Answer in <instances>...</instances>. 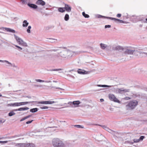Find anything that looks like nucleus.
I'll list each match as a JSON object with an SVG mask.
<instances>
[{
  "label": "nucleus",
  "instance_id": "1",
  "mask_svg": "<svg viewBox=\"0 0 147 147\" xmlns=\"http://www.w3.org/2000/svg\"><path fill=\"white\" fill-rule=\"evenodd\" d=\"M52 144L54 147H64L63 142L58 138H54L52 141Z\"/></svg>",
  "mask_w": 147,
  "mask_h": 147
},
{
  "label": "nucleus",
  "instance_id": "2",
  "mask_svg": "<svg viewBox=\"0 0 147 147\" xmlns=\"http://www.w3.org/2000/svg\"><path fill=\"white\" fill-rule=\"evenodd\" d=\"M59 56L63 58H67L72 56L71 51L68 50H63L59 54Z\"/></svg>",
  "mask_w": 147,
  "mask_h": 147
},
{
  "label": "nucleus",
  "instance_id": "3",
  "mask_svg": "<svg viewBox=\"0 0 147 147\" xmlns=\"http://www.w3.org/2000/svg\"><path fill=\"white\" fill-rule=\"evenodd\" d=\"M138 102L136 100L130 101L128 104L126 105V107L127 109L132 110L134 109L138 105Z\"/></svg>",
  "mask_w": 147,
  "mask_h": 147
},
{
  "label": "nucleus",
  "instance_id": "4",
  "mask_svg": "<svg viewBox=\"0 0 147 147\" xmlns=\"http://www.w3.org/2000/svg\"><path fill=\"white\" fill-rule=\"evenodd\" d=\"M15 38L19 45L24 47H27V43L24 42L22 39L16 36H15Z\"/></svg>",
  "mask_w": 147,
  "mask_h": 147
},
{
  "label": "nucleus",
  "instance_id": "5",
  "mask_svg": "<svg viewBox=\"0 0 147 147\" xmlns=\"http://www.w3.org/2000/svg\"><path fill=\"white\" fill-rule=\"evenodd\" d=\"M109 99L112 101L114 102H117L118 103H120V101L113 94H109Z\"/></svg>",
  "mask_w": 147,
  "mask_h": 147
},
{
  "label": "nucleus",
  "instance_id": "6",
  "mask_svg": "<svg viewBox=\"0 0 147 147\" xmlns=\"http://www.w3.org/2000/svg\"><path fill=\"white\" fill-rule=\"evenodd\" d=\"M28 102H16L13 104H8V105H10V106H20L21 105H23L25 104H26L28 103Z\"/></svg>",
  "mask_w": 147,
  "mask_h": 147
},
{
  "label": "nucleus",
  "instance_id": "7",
  "mask_svg": "<svg viewBox=\"0 0 147 147\" xmlns=\"http://www.w3.org/2000/svg\"><path fill=\"white\" fill-rule=\"evenodd\" d=\"M116 91L117 93L122 94L124 92H128L129 91V90H128L124 89L123 88H118L116 89Z\"/></svg>",
  "mask_w": 147,
  "mask_h": 147
},
{
  "label": "nucleus",
  "instance_id": "8",
  "mask_svg": "<svg viewBox=\"0 0 147 147\" xmlns=\"http://www.w3.org/2000/svg\"><path fill=\"white\" fill-rule=\"evenodd\" d=\"M55 102L54 101H40L38 102V104H49L55 103Z\"/></svg>",
  "mask_w": 147,
  "mask_h": 147
},
{
  "label": "nucleus",
  "instance_id": "9",
  "mask_svg": "<svg viewBox=\"0 0 147 147\" xmlns=\"http://www.w3.org/2000/svg\"><path fill=\"white\" fill-rule=\"evenodd\" d=\"M65 11H67L68 12H70L71 11V7L68 5L65 4V7H64Z\"/></svg>",
  "mask_w": 147,
  "mask_h": 147
},
{
  "label": "nucleus",
  "instance_id": "10",
  "mask_svg": "<svg viewBox=\"0 0 147 147\" xmlns=\"http://www.w3.org/2000/svg\"><path fill=\"white\" fill-rule=\"evenodd\" d=\"M36 4L38 5H41L44 6L45 5V3L42 0H38L36 2Z\"/></svg>",
  "mask_w": 147,
  "mask_h": 147
},
{
  "label": "nucleus",
  "instance_id": "11",
  "mask_svg": "<svg viewBox=\"0 0 147 147\" xmlns=\"http://www.w3.org/2000/svg\"><path fill=\"white\" fill-rule=\"evenodd\" d=\"M80 102L79 100H77L73 101L72 102V104L74 105L75 107H77L79 106L78 105L80 104Z\"/></svg>",
  "mask_w": 147,
  "mask_h": 147
},
{
  "label": "nucleus",
  "instance_id": "12",
  "mask_svg": "<svg viewBox=\"0 0 147 147\" xmlns=\"http://www.w3.org/2000/svg\"><path fill=\"white\" fill-rule=\"evenodd\" d=\"M110 19L114 20L115 21L117 22L118 23H123L124 22L123 20H119L117 19L112 18H111Z\"/></svg>",
  "mask_w": 147,
  "mask_h": 147
},
{
  "label": "nucleus",
  "instance_id": "13",
  "mask_svg": "<svg viewBox=\"0 0 147 147\" xmlns=\"http://www.w3.org/2000/svg\"><path fill=\"white\" fill-rule=\"evenodd\" d=\"M145 137L144 136H140V138L138 139H134V142H138L142 140Z\"/></svg>",
  "mask_w": 147,
  "mask_h": 147
},
{
  "label": "nucleus",
  "instance_id": "14",
  "mask_svg": "<svg viewBox=\"0 0 147 147\" xmlns=\"http://www.w3.org/2000/svg\"><path fill=\"white\" fill-rule=\"evenodd\" d=\"M134 51H135L133 50L127 49L125 50V53L126 54H132Z\"/></svg>",
  "mask_w": 147,
  "mask_h": 147
},
{
  "label": "nucleus",
  "instance_id": "15",
  "mask_svg": "<svg viewBox=\"0 0 147 147\" xmlns=\"http://www.w3.org/2000/svg\"><path fill=\"white\" fill-rule=\"evenodd\" d=\"M124 49H125L123 48L122 47L119 46H117L114 49V50H115L120 51H123Z\"/></svg>",
  "mask_w": 147,
  "mask_h": 147
},
{
  "label": "nucleus",
  "instance_id": "16",
  "mask_svg": "<svg viewBox=\"0 0 147 147\" xmlns=\"http://www.w3.org/2000/svg\"><path fill=\"white\" fill-rule=\"evenodd\" d=\"M78 73L80 74H86L87 72L84 70L79 69L78 71Z\"/></svg>",
  "mask_w": 147,
  "mask_h": 147
},
{
  "label": "nucleus",
  "instance_id": "17",
  "mask_svg": "<svg viewBox=\"0 0 147 147\" xmlns=\"http://www.w3.org/2000/svg\"><path fill=\"white\" fill-rule=\"evenodd\" d=\"M28 5L30 7L35 9L37 8V6L34 4L28 3Z\"/></svg>",
  "mask_w": 147,
  "mask_h": 147
},
{
  "label": "nucleus",
  "instance_id": "18",
  "mask_svg": "<svg viewBox=\"0 0 147 147\" xmlns=\"http://www.w3.org/2000/svg\"><path fill=\"white\" fill-rule=\"evenodd\" d=\"M28 24L29 23L26 20H25L23 22L22 26L23 27H26L28 26Z\"/></svg>",
  "mask_w": 147,
  "mask_h": 147
},
{
  "label": "nucleus",
  "instance_id": "19",
  "mask_svg": "<svg viewBox=\"0 0 147 147\" xmlns=\"http://www.w3.org/2000/svg\"><path fill=\"white\" fill-rule=\"evenodd\" d=\"M29 108L27 107H21L18 109L19 111H24L28 110Z\"/></svg>",
  "mask_w": 147,
  "mask_h": 147
},
{
  "label": "nucleus",
  "instance_id": "20",
  "mask_svg": "<svg viewBox=\"0 0 147 147\" xmlns=\"http://www.w3.org/2000/svg\"><path fill=\"white\" fill-rule=\"evenodd\" d=\"M5 30L8 32H11L13 33H15V31L14 30L11 29L10 28H6Z\"/></svg>",
  "mask_w": 147,
  "mask_h": 147
},
{
  "label": "nucleus",
  "instance_id": "21",
  "mask_svg": "<svg viewBox=\"0 0 147 147\" xmlns=\"http://www.w3.org/2000/svg\"><path fill=\"white\" fill-rule=\"evenodd\" d=\"M58 10L61 13L64 12L65 11L64 7H59Z\"/></svg>",
  "mask_w": 147,
  "mask_h": 147
},
{
  "label": "nucleus",
  "instance_id": "22",
  "mask_svg": "<svg viewBox=\"0 0 147 147\" xmlns=\"http://www.w3.org/2000/svg\"><path fill=\"white\" fill-rule=\"evenodd\" d=\"M36 81L37 82H44L46 83H49V82H51V81H44V80H36Z\"/></svg>",
  "mask_w": 147,
  "mask_h": 147
},
{
  "label": "nucleus",
  "instance_id": "23",
  "mask_svg": "<svg viewBox=\"0 0 147 147\" xmlns=\"http://www.w3.org/2000/svg\"><path fill=\"white\" fill-rule=\"evenodd\" d=\"M38 111V109L37 108H33L32 109H31L30 110V111L34 113Z\"/></svg>",
  "mask_w": 147,
  "mask_h": 147
},
{
  "label": "nucleus",
  "instance_id": "24",
  "mask_svg": "<svg viewBox=\"0 0 147 147\" xmlns=\"http://www.w3.org/2000/svg\"><path fill=\"white\" fill-rule=\"evenodd\" d=\"M82 14L83 16L85 18H88L89 17V15L88 14H86L84 12H82Z\"/></svg>",
  "mask_w": 147,
  "mask_h": 147
},
{
  "label": "nucleus",
  "instance_id": "25",
  "mask_svg": "<svg viewBox=\"0 0 147 147\" xmlns=\"http://www.w3.org/2000/svg\"><path fill=\"white\" fill-rule=\"evenodd\" d=\"M69 15L66 14H65V20L66 21H67L69 20Z\"/></svg>",
  "mask_w": 147,
  "mask_h": 147
},
{
  "label": "nucleus",
  "instance_id": "26",
  "mask_svg": "<svg viewBox=\"0 0 147 147\" xmlns=\"http://www.w3.org/2000/svg\"><path fill=\"white\" fill-rule=\"evenodd\" d=\"M100 45L102 49H104L106 47V46L105 44L101 43Z\"/></svg>",
  "mask_w": 147,
  "mask_h": 147
},
{
  "label": "nucleus",
  "instance_id": "27",
  "mask_svg": "<svg viewBox=\"0 0 147 147\" xmlns=\"http://www.w3.org/2000/svg\"><path fill=\"white\" fill-rule=\"evenodd\" d=\"M31 26H29L28 27V29L27 30V31L28 33H30V29L31 28Z\"/></svg>",
  "mask_w": 147,
  "mask_h": 147
},
{
  "label": "nucleus",
  "instance_id": "28",
  "mask_svg": "<svg viewBox=\"0 0 147 147\" xmlns=\"http://www.w3.org/2000/svg\"><path fill=\"white\" fill-rule=\"evenodd\" d=\"M15 114V113L13 112H11L9 113V116H11Z\"/></svg>",
  "mask_w": 147,
  "mask_h": 147
},
{
  "label": "nucleus",
  "instance_id": "29",
  "mask_svg": "<svg viewBox=\"0 0 147 147\" xmlns=\"http://www.w3.org/2000/svg\"><path fill=\"white\" fill-rule=\"evenodd\" d=\"M135 54H136L137 55H139L140 56V55L141 54V53H140L138 51H135Z\"/></svg>",
  "mask_w": 147,
  "mask_h": 147
},
{
  "label": "nucleus",
  "instance_id": "30",
  "mask_svg": "<svg viewBox=\"0 0 147 147\" xmlns=\"http://www.w3.org/2000/svg\"><path fill=\"white\" fill-rule=\"evenodd\" d=\"M40 108L42 109H47L48 108V107L47 106H45L40 107Z\"/></svg>",
  "mask_w": 147,
  "mask_h": 147
},
{
  "label": "nucleus",
  "instance_id": "31",
  "mask_svg": "<svg viewBox=\"0 0 147 147\" xmlns=\"http://www.w3.org/2000/svg\"><path fill=\"white\" fill-rule=\"evenodd\" d=\"M75 126L79 128H84L83 127L79 125H75Z\"/></svg>",
  "mask_w": 147,
  "mask_h": 147
},
{
  "label": "nucleus",
  "instance_id": "32",
  "mask_svg": "<svg viewBox=\"0 0 147 147\" xmlns=\"http://www.w3.org/2000/svg\"><path fill=\"white\" fill-rule=\"evenodd\" d=\"M15 46L16 47L18 48V49H19L20 50H22V48L21 47H20L19 46L16 45H15Z\"/></svg>",
  "mask_w": 147,
  "mask_h": 147
},
{
  "label": "nucleus",
  "instance_id": "33",
  "mask_svg": "<svg viewBox=\"0 0 147 147\" xmlns=\"http://www.w3.org/2000/svg\"><path fill=\"white\" fill-rule=\"evenodd\" d=\"M33 121V120H32L31 121H28L26 122V123L27 124L30 123H31Z\"/></svg>",
  "mask_w": 147,
  "mask_h": 147
},
{
  "label": "nucleus",
  "instance_id": "34",
  "mask_svg": "<svg viewBox=\"0 0 147 147\" xmlns=\"http://www.w3.org/2000/svg\"><path fill=\"white\" fill-rule=\"evenodd\" d=\"M111 26L110 25H106L105 26V28H109L111 27Z\"/></svg>",
  "mask_w": 147,
  "mask_h": 147
},
{
  "label": "nucleus",
  "instance_id": "35",
  "mask_svg": "<svg viewBox=\"0 0 147 147\" xmlns=\"http://www.w3.org/2000/svg\"><path fill=\"white\" fill-rule=\"evenodd\" d=\"M121 16V14L120 13L118 14L117 15V16L118 18L120 17Z\"/></svg>",
  "mask_w": 147,
  "mask_h": 147
},
{
  "label": "nucleus",
  "instance_id": "36",
  "mask_svg": "<svg viewBox=\"0 0 147 147\" xmlns=\"http://www.w3.org/2000/svg\"><path fill=\"white\" fill-rule=\"evenodd\" d=\"M26 119V117L22 118L20 120V121H22L24 120H25V119Z\"/></svg>",
  "mask_w": 147,
  "mask_h": 147
},
{
  "label": "nucleus",
  "instance_id": "37",
  "mask_svg": "<svg viewBox=\"0 0 147 147\" xmlns=\"http://www.w3.org/2000/svg\"><path fill=\"white\" fill-rule=\"evenodd\" d=\"M61 69H54L53 70H52L51 71H58L59 70H61Z\"/></svg>",
  "mask_w": 147,
  "mask_h": 147
},
{
  "label": "nucleus",
  "instance_id": "38",
  "mask_svg": "<svg viewBox=\"0 0 147 147\" xmlns=\"http://www.w3.org/2000/svg\"><path fill=\"white\" fill-rule=\"evenodd\" d=\"M98 125L101 126L103 128L105 129L106 128V127L104 125Z\"/></svg>",
  "mask_w": 147,
  "mask_h": 147
},
{
  "label": "nucleus",
  "instance_id": "39",
  "mask_svg": "<svg viewBox=\"0 0 147 147\" xmlns=\"http://www.w3.org/2000/svg\"><path fill=\"white\" fill-rule=\"evenodd\" d=\"M31 116V115H28L26 117V119L30 117Z\"/></svg>",
  "mask_w": 147,
  "mask_h": 147
},
{
  "label": "nucleus",
  "instance_id": "40",
  "mask_svg": "<svg viewBox=\"0 0 147 147\" xmlns=\"http://www.w3.org/2000/svg\"><path fill=\"white\" fill-rule=\"evenodd\" d=\"M5 62H6V63H7L8 64H11V63H9V62L8 61H4Z\"/></svg>",
  "mask_w": 147,
  "mask_h": 147
},
{
  "label": "nucleus",
  "instance_id": "41",
  "mask_svg": "<svg viewBox=\"0 0 147 147\" xmlns=\"http://www.w3.org/2000/svg\"><path fill=\"white\" fill-rule=\"evenodd\" d=\"M71 104H72V102H68V104H69L70 105H71Z\"/></svg>",
  "mask_w": 147,
  "mask_h": 147
},
{
  "label": "nucleus",
  "instance_id": "42",
  "mask_svg": "<svg viewBox=\"0 0 147 147\" xmlns=\"http://www.w3.org/2000/svg\"><path fill=\"white\" fill-rule=\"evenodd\" d=\"M7 141H3V143H7Z\"/></svg>",
  "mask_w": 147,
  "mask_h": 147
},
{
  "label": "nucleus",
  "instance_id": "43",
  "mask_svg": "<svg viewBox=\"0 0 147 147\" xmlns=\"http://www.w3.org/2000/svg\"><path fill=\"white\" fill-rule=\"evenodd\" d=\"M100 101L101 102H103L104 101V99H100Z\"/></svg>",
  "mask_w": 147,
  "mask_h": 147
},
{
  "label": "nucleus",
  "instance_id": "44",
  "mask_svg": "<svg viewBox=\"0 0 147 147\" xmlns=\"http://www.w3.org/2000/svg\"><path fill=\"white\" fill-rule=\"evenodd\" d=\"M18 109H15V111H19V110Z\"/></svg>",
  "mask_w": 147,
  "mask_h": 147
},
{
  "label": "nucleus",
  "instance_id": "45",
  "mask_svg": "<svg viewBox=\"0 0 147 147\" xmlns=\"http://www.w3.org/2000/svg\"><path fill=\"white\" fill-rule=\"evenodd\" d=\"M146 22H145V23H147V18L146 19Z\"/></svg>",
  "mask_w": 147,
  "mask_h": 147
},
{
  "label": "nucleus",
  "instance_id": "46",
  "mask_svg": "<svg viewBox=\"0 0 147 147\" xmlns=\"http://www.w3.org/2000/svg\"><path fill=\"white\" fill-rule=\"evenodd\" d=\"M3 143V141H0V143Z\"/></svg>",
  "mask_w": 147,
  "mask_h": 147
},
{
  "label": "nucleus",
  "instance_id": "47",
  "mask_svg": "<svg viewBox=\"0 0 147 147\" xmlns=\"http://www.w3.org/2000/svg\"><path fill=\"white\" fill-rule=\"evenodd\" d=\"M3 61L1 60H0V62H3Z\"/></svg>",
  "mask_w": 147,
  "mask_h": 147
},
{
  "label": "nucleus",
  "instance_id": "48",
  "mask_svg": "<svg viewBox=\"0 0 147 147\" xmlns=\"http://www.w3.org/2000/svg\"><path fill=\"white\" fill-rule=\"evenodd\" d=\"M3 122H2V121L1 120H0V123H2Z\"/></svg>",
  "mask_w": 147,
  "mask_h": 147
},
{
  "label": "nucleus",
  "instance_id": "49",
  "mask_svg": "<svg viewBox=\"0 0 147 147\" xmlns=\"http://www.w3.org/2000/svg\"><path fill=\"white\" fill-rule=\"evenodd\" d=\"M53 82H57V81H53Z\"/></svg>",
  "mask_w": 147,
  "mask_h": 147
},
{
  "label": "nucleus",
  "instance_id": "50",
  "mask_svg": "<svg viewBox=\"0 0 147 147\" xmlns=\"http://www.w3.org/2000/svg\"><path fill=\"white\" fill-rule=\"evenodd\" d=\"M2 96V95L0 93V97H1Z\"/></svg>",
  "mask_w": 147,
  "mask_h": 147
},
{
  "label": "nucleus",
  "instance_id": "51",
  "mask_svg": "<svg viewBox=\"0 0 147 147\" xmlns=\"http://www.w3.org/2000/svg\"><path fill=\"white\" fill-rule=\"evenodd\" d=\"M146 30H147V26H146Z\"/></svg>",
  "mask_w": 147,
  "mask_h": 147
},
{
  "label": "nucleus",
  "instance_id": "52",
  "mask_svg": "<svg viewBox=\"0 0 147 147\" xmlns=\"http://www.w3.org/2000/svg\"><path fill=\"white\" fill-rule=\"evenodd\" d=\"M129 99H130V98H128Z\"/></svg>",
  "mask_w": 147,
  "mask_h": 147
}]
</instances>
